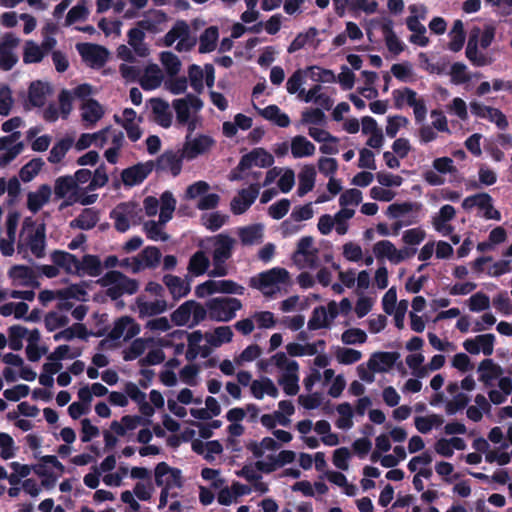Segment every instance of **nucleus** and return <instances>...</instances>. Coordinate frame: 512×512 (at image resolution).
I'll return each mask as SVG.
<instances>
[{
  "label": "nucleus",
  "mask_w": 512,
  "mask_h": 512,
  "mask_svg": "<svg viewBox=\"0 0 512 512\" xmlns=\"http://www.w3.org/2000/svg\"><path fill=\"white\" fill-rule=\"evenodd\" d=\"M31 334V330L21 326L14 325L11 326L8 330V346L15 351L22 349L23 340H29Z\"/></svg>",
  "instance_id": "nucleus-53"
},
{
  "label": "nucleus",
  "mask_w": 512,
  "mask_h": 512,
  "mask_svg": "<svg viewBox=\"0 0 512 512\" xmlns=\"http://www.w3.org/2000/svg\"><path fill=\"white\" fill-rule=\"evenodd\" d=\"M444 423V419L438 414H429L417 416L414 419L415 428L422 434L429 433L434 428H439Z\"/></svg>",
  "instance_id": "nucleus-52"
},
{
  "label": "nucleus",
  "mask_w": 512,
  "mask_h": 512,
  "mask_svg": "<svg viewBox=\"0 0 512 512\" xmlns=\"http://www.w3.org/2000/svg\"><path fill=\"white\" fill-rule=\"evenodd\" d=\"M204 247L211 248L213 253V269L209 272V275L213 277L226 276L228 270L225 261L231 256L232 240L219 235L208 239Z\"/></svg>",
  "instance_id": "nucleus-6"
},
{
  "label": "nucleus",
  "mask_w": 512,
  "mask_h": 512,
  "mask_svg": "<svg viewBox=\"0 0 512 512\" xmlns=\"http://www.w3.org/2000/svg\"><path fill=\"white\" fill-rule=\"evenodd\" d=\"M331 323L332 321L326 313L325 306H319L313 310L312 315L308 321V328L310 330H318L329 327Z\"/></svg>",
  "instance_id": "nucleus-60"
},
{
  "label": "nucleus",
  "mask_w": 512,
  "mask_h": 512,
  "mask_svg": "<svg viewBox=\"0 0 512 512\" xmlns=\"http://www.w3.org/2000/svg\"><path fill=\"white\" fill-rule=\"evenodd\" d=\"M477 372L479 381L483 383L485 387H492L495 382L498 383L500 379L506 377L503 376L502 367L490 358H486L479 363Z\"/></svg>",
  "instance_id": "nucleus-24"
},
{
  "label": "nucleus",
  "mask_w": 512,
  "mask_h": 512,
  "mask_svg": "<svg viewBox=\"0 0 512 512\" xmlns=\"http://www.w3.org/2000/svg\"><path fill=\"white\" fill-rule=\"evenodd\" d=\"M179 39L176 45L178 51H183L184 42H190V29L184 20H178L173 27L166 33L163 39V44L170 47L174 42Z\"/></svg>",
  "instance_id": "nucleus-31"
},
{
  "label": "nucleus",
  "mask_w": 512,
  "mask_h": 512,
  "mask_svg": "<svg viewBox=\"0 0 512 512\" xmlns=\"http://www.w3.org/2000/svg\"><path fill=\"white\" fill-rule=\"evenodd\" d=\"M163 282L175 300L185 297L190 292L189 282L181 277L168 274L163 277Z\"/></svg>",
  "instance_id": "nucleus-42"
},
{
  "label": "nucleus",
  "mask_w": 512,
  "mask_h": 512,
  "mask_svg": "<svg viewBox=\"0 0 512 512\" xmlns=\"http://www.w3.org/2000/svg\"><path fill=\"white\" fill-rule=\"evenodd\" d=\"M172 106L176 113L177 123L179 125H184L185 123H188L190 118V109H193L196 112L201 110L203 102L198 96L189 93L184 98L174 99Z\"/></svg>",
  "instance_id": "nucleus-17"
},
{
  "label": "nucleus",
  "mask_w": 512,
  "mask_h": 512,
  "mask_svg": "<svg viewBox=\"0 0 512 512\" xmlns=\"http://www.w3.org/2000/svg\"><path fill=\"white\" fill-rule=\"evenodd\" d=\"M373 252L376 258L387 259L389 262L396 265L412 257L415 253V250L407 247L397 249L392 242L383 240L377 242L374 245Z\"/></svg>",
  "instance_id": "nucleus-14"
},
{
  "label": "nucleus",
  "mask_w": 512,
  "mask_h": 512,
  "mask_svg": "<svg viewBox=\"0 0 512 512\" xmlns=\"http://www.w3.org/2000/svg\"><path fill=\"white\" fill-rule=\"evenodd\" d=\"M185 335H187V350L185 354L187 360L193 361L198 357L206 358L211 354L209 344L207 342L203 344L205 334L200 330H196L191 333H186L184 331L183 337Z\"/></svg>",
  "instance_id": "nucleus-19"
},
{
  "label": "nucleus",
  "mask_w": 512,
  "mask_h": 512,
  "mask_svg": "<svg viewBox=\"0 0 512 512\" xmlns=\"http://www.w3.org/2000/svg\"><path fill=\"white\" fill-rule=\"evenodd\" d=\"M51 187L48 184H42L37 191L29 192L27 195V207L32 213L38 212L51 197Z\"/></svg>",
  "instance_id": "nucleus-39"
},
{
  "label": "nucleus",
  "mask_w": 512,
  "mask_h": 512,
  "mask_svg": "<svg viewBox=\"0 0 512 512\" xmlns=\"http://www.w3.org/2000/svg\"><path fill=\"white\" fill-rule=\"evenodd\" d=\"M80 275L98 276L102 272L101 261L97 256L85 255L80 261Z\"/></svg>",
  "instance_id": "nucleus-59"
},
{
  "label": "nucleus",
  "mask_w": 512,
  "mask_h": 512,
  "mask_svg": "<svg viewBox=\"0 0 512 512\" xmlns=\"http://www.w3.org/2000/svg\"><path fill=\"white\" fill-rule=\"evenodd\" d=\"M141 421L142 419L139 416L126 415L120 421H113L111 423V430L119 436H125L130 431L135 430Z\"/></svg>",
  "instance_id": "nucleus-55"
},
{
  "label": "nucleus",
  "mask_w": 512,
  "mask_h": 512,
  "mask_svg": "<svg viewBox=\"0 0 512 512\" xmlns=\"http://www.w3.org/2000/svg\"><path fill=\"white\" fill-rule=\"evenodd\" d=\"M89 332L82 324H74L68 328H65L53 335L54 341H72L75 338L86 340L89 336Z\"/></svg>",
  "instance_id": "nucleus-48"
},
{
  "label": "nucleus",
  "mask_w": 512,
  "mask_h": 512,
  "mask_svg": "<svg viewBox=\"0 0 512 512\" xmlns=\"http://www.w3.org/2000/svg\"><path fill=\"white\" fill-rule=\"evenodd\" d=\"M316 249L313 246V239L311 237H303L294 254V261L301 268H310L316 265Z\"/></svg>",
  "instance_id": "nucleus-26"
},
{
  "label": "nucleus",
  "mask_w": 512,
  "mask_h": 512,
  "mask_svg": "<svg viewBox=\"0 0 512 512\" xmlns=\"http://www.w3.org/2000/svg\"><path fill=\"white\" fill-rule=\"evenodd\" d=\"M291 153L294 158L309 157L315 153V146L306 137L298 135L291 141Z\"/></svg>",
  "instance_id": "nucleus-49"
},
{
  "label": "nucleus",
  "mask_w": 512,
  "mask_h": 512,
  "mask_svg": "<svg viewBox=\"0 0 512 512\" xmlns=\"http://www.w3.org/2000/svg\"><path fill=\"white\" fill-rule=\"evenodd\" d=\"M82 119L91 124L96 123L103 116V109L95 99H88L82 106Z\"/></svg>",
  "instance_id": "nucleus-58"
},
{
  "label": "nucleus",
  "mask_w": 512,
  "mask_h": 512,
  "mask_svg": "<svg viewBox=\"0 0 512 512\" xmlns=\"http://www.w3.org/2000/svg\"><path fill=\"white\" fill-rule=\"evenodd\" d=\"M318 33L315 27H310L305 33H299L288 46V53L291 54L304 48L307 44L314 41Z\"/></svg>",
  "instance_id": "nucleus-62"
},
{
  "label": "nucleus",
  "mask_w": 512,
  "mask_h": 512,
  "mask_svg": "<svg viewBox=\"0 0 512 512\" xmlns=\"http://www.w3.org/2000/svg\"><path fill=\"white\" fill-rule=\"evenodd\" d=\"M291 283L290 275L284 268L275 267L251 278L250 285L265 296H273L285 290Z\"/></svg>",
  "instance_id": "nucleus-1"
},
{
  "label": "nucleus",
  "mask_w": 512,
  "mask_h": 512,
  "mask_svg": "<svg viewBox=\"0 0 512 512\" xmlns=\"http://www.w3.org/2000/svg\"><path fill=\"white\" fill-rule=\"evenodd\" d=\"M45 247L44 226H23L18 242L19 249H30L36 257H41Z\"/></svg>",
  "instance_id": "nucleus-11"
},
{
  "label": "nucleus",
  "mask_w": 512,
  "mask_h": 512,
  "mask_svg": "<svg viewBox=\"0 0 512 512\" xmlns=\"http://www.w3.org/2000/svg\"><path fill=\"white\" fill-rule=\"evenodd\" d=\"M17 226H0V250L3 255L10 256L14 252Z\"/></svg>",
  "instance_id": "nucleus-51"
},
{
  "label": "nucleus",
  "mask_w": 512,
  "mask_h": 512,
  "mask_svg": "<svg viewBox=\"0 0 512 512\" xmlns=\"http://www.w3.org/2000/svg\"><path fill=\"white\" fill-rule=\"evenodd\" d=\"M140 331V325L132 317L122 316L115 320L108 336L112 340L123 339L127 341L137 336Z\"/></svg>",
  "instance_id": "nucleus-18"
},
{
  "label": "nucleus",
  "mask_w": 512,
  "mask_h": 512,
  "mask_svg": "<svg viewBox=\"0 0 512 512\" xmlns=\"http://www.w3.org/2000/svg\"><path fill=\"white\" fill-rule=\"evenodd\" d=\"M325 477L330 483L342 488V492L347 496H355L358 492L357 486L349 483L346 476L339 471H327Z\"/></svg>",
  "instance_id": "nucleus-47"
},
{
  "label": "nucleus",
  "mask_w": 512,
  "mask_h": 512,
  "mask_svg": "<svg viewBox=\"0 0 512 512\" xmlns=\"http://www.w3.org/2000/svg\"><path fill=\"white\" fill-rule=\"evenodd\" d=\"M160 61L168 76L174 77L180 72L181 61L177 55L171 51H163L160 54Z\"/></svg>",
  "instance_id": "nucleus-63"
},
{
  "label": "nucleus",
  "mask_w": 512,
  "mask_h": 512,
  "mask_svg": "<svg viewBox=\"0 0 512 512\" xmlns=\"http://www.w3.org/2000/svg\"><path fill=\"white\" fill-rule=\"evenodd\" d=\"M323 344L322 341L305 344L290 342L285 346V353L288 357L314 356L318 353V346H322Z\"/></svg>",
  "instance_id": "nucleus-43"
},
{
  "label": "nucleus",
  "mask_w": 512,
  "mask_h": 512,
  "mask_svg": "<svg viewBox=\"0 0 512 512\" xmlns=\"http://www.w3.org/2000/svg\"><path fill=\"white\" fill-rule=\"evenodd\" d=\"M274 163V157L272 154H270L268 151H266L264 148H254L249 153L244 154L238 165L237 168L239 171H245L250 169L253 165L261 167V168H268L272 166Z\"/></svg>",
  "instance_id": "nucleus-20"
},
{
  "label": "nucleus",
  "mask_w": 512,
  "mask_h": 512,
  "mask_svg": "<svg viewBox=\"0 0 512 512\" xmlns=\"http://www.w3.org/2000/svg\"><path fill=\"white\" fill-rule=\"evenodd\" d=\"M254 458L256 459L255 467L264 473L275 471L276 456L279 445L271 437H265L260 442L252 443L249 446Z\"/></svg>",
  "instance_id": "nucleus-5"
},
{
  "label": "nucleus",
  "mask_w": 512,
  "mask_h": 512,
  "mask_svg": "<svg viewBox=\"0 0 512 512\" xmlns=\"http://www.w3.org/2000/svg\"><path fill=\"white\" fill-rule=\"evenodd\" d=\"M316 171L313 166H305L298 175L297 194L303 197L310 192L315 185Z\"/></svg>",
  "instance_id": "nucleus-50"
},
{
  "label": "nucleus",
  "mask_w": 512,
  "mask_h": 512,
  "mask_svg": "<svg viewBox=\"0 0 512 512\" xmlns=\"http://www.w3.org/2000/svg\"><path fill=\"white\" fill-rule=\"evenodd\" d=\"M153 168V161H147L146 163H138L131 167H128L121 172L122 182L125 186L128 187L139 185L153 171Z\"/></svg>",
  "instance_id": "nucleus-23"
},
{
  "label": "nucleus",
  "mask_w": 512,
  "mask_h": 512,
  "mask_svg": "<svg viewBox=\"0 0 512 512\" xmlns=\"http://www.w3.org/2000/svg\"><path fill=\"white\" fill-rule=\"evenodd\" d=\"M399 358L396 352H375L371 354L366 363L357 367L359 378L365 383H373L376 373H386L390 371Z\"/></svg>",
  "instance_id": "nucleus-2"
},
{
  "label": "nucleus",
  "mask_w": 512,
  "mask_h": 512,
  "mask_svg": "<svg viewBox=\"0 0 512 512\" xmlns=\"http://www.w3.org/2000/svg\"><path fill=\"white\" fill-rule=\"evenodd\" d=\"M143 206L146 215L149 217L156 216L159 212L158 221L150 220L143 224H166L173 217L176 208V199L172 192L167 190L161 194L160 199L154 196H147L143 201Z\"/></svg>",
  "instance_id": "nucleus-4"
},
{
  "label": "nucleus",
  "mask_w": 512,
  "mask_h": 512,
  "mask_svg": "<svg viewBox=\"0 0 512 512\" xmlns=\"http://www.w3.org/2000/svg\"><path fill=\"white\" fill-rule=\"evenodd\" d=\"M494 345L495 336L490 333L480 334L463 342L464 349L473 355L482 353L485 356H491L494 352Z\"/></svg>",
  "instance_id": "nucleus-22"
},
{
  "label": "nucleus",
  "mask_w": 512,
  "mask_h": 512,
  "mask_svg": "<svg viewBox=\"0 0 512 512\" xmlns=\"http://www.w3.org/2000/svg\"><path fill=\"white\" fill-rule=\"evenodd\" d=\"M498 390L492 389L488 392L489 400L496 405L502 404L512 392V379L505 377L498 382Z\"/></svg>",
  "instance_id": "nucleus-54"
},
{
  "label": "nucleus",
  "mask_w": 512,
  "mask_h": 512,
  "mask_svg": "<svg viewBox=\"0 0 512 512\" xmlns=\"http://www.w3.org/2000/svg\"><path fill=\"white\" fill-rule=\"evenodd\" d=\"M52 260L59 268H63L68 274L80 275V261L72 254L56 251L52 254Z\"/></svg>",
  "instance_id": "nucleus-40"
},
{
  "label": "nucleus",
  "mask_w": 512,
  "mask_h": 512,
  "mask_svg": "<svg viewBox=\"0 0 512 512\" xmlns=\"http://www.w3.org/2000/svg\"><path fill=\"white\" fill-rule=\"evenodd\" d=\"M244 287L232 280H207L195 288V294L204 298L215 293L243 295Z\"/></svg>",
  "instance_id": "nucleus-13"
},
{
  "label": "nucleus",
  "mask_w": 512,
  "mask_h": 512,
  "mask_svg": "<svg viewBox=\"0 0 512 512\" xmlns=\"http://www.w3.org/2000/svg\"><path fill=\"white\" fill-rule=\"evenodd\" d=\"M142 209L134 202H123L118 204L110 213L115 224H130L134 217L141 212Z\"/></svg>",
  "instance_id": "nucleus-33"
},
{
  "label": "nucleus",
  "mask_w": 512,
  "mask_h": 512,
  "mask_svg": "<svg viewBox=\"0 0 512 512\" xmlns=\"http://www.w3.org/2000/svg\"><path fill=\"white\" fill-rule=\"evenodd\" d=\"M7 275L14 286L26 288L39 286L37 275L31 267L25 265H14L8 270Z\"/></svg>",
  "instance_id": "nucleus-21"
},
{
  "label": "nucleus",
  "mask_w": 512,
  "mask_h": 512,
  "mask_svg": "<svg viewBox=\"0 0 512 512\" xmlns=\"http://www.w3.org/2000/svg\"><path fill=\"white\" fill-rule=\"evenodd\" d=\"M272 362L280 373L279 377H287L299 373L298 362L288 357L285 352H276L273 354Z\"/></svg>",
  "instance_id": "nucleus-37"
},
{
  "label": "nucleus",
  "mask_w": 512,
  "mask_h": 512,
  "mask_svg": "<svg viewBox=\"0 0 512 512\" xmlns=\"http://www.w3.org/2000/svg\"><path fill=\"white\" fill-rule=\"evenodd\" d=\"M207 317L205 307L189 300L181 304L172 314L171 321L177 326L194 327Z\"/></svg>",
  "instance_id": "nucleus-9"
},
{
  "label": "nucleus",
  "mask_w": 512,
  "mask_h": 512,
  "mask_svg": "<svg viewBox=\"0 0 512 512\" xmlns=\"http://www.w3.org/2000/svg\"><path fill=\"white\" fill-rule=\"evenodd\" d=\"M155 482L162 490L171 491L182 486L181 471L161 462L155 468Z\"/></svg>",
  "instance_id": "nucleus-15"
},
{
  "label": "nucleus",
  "mask_w": 512,
  "mask_h": 512,
  "mask_svg": "<svg viewBox=\"0 0 512 512\" xmlns=\"http://www.w3.org/2000/svg\"><path fill=\"white\" fill-rule=\"evenodd\" d=\"M168 309L167 301L162 298L149 299L146 295H140L136 298L132 310L140 318L153 317L161 315Z\"/></svg>",
  "instance_id": "nucleus-16"
},
{
  "label": "nucleus",
  "mask_w": 512,
  "mask_h": 512,
  "mask_svg": "<svg viewBox=\"0 0 512 512\" xmlns=\"http://www.w3.org/2000/svg\"><path fill=\"white\" fill-rule=\"evenodd\" d=\"M163 80L160 69L157 65L152 64L147 67L144 75L139 79L142 89L151 91L158 88Z\"/></svg>",
  "instance_id": "nucleus-44"
},
{
  "label": "nucleus",
  "mask_w": 512,
  "mask_h": 512,
  "mask_svg": "<svg viewBox=\"0 0 512 512\" xmlns=\"http://www.w3.org/2000/svg\"><path fill=\"white\" fill-rule=\"evenodd\" d=\"M219 38V30L217 26H209L206 28L199 38V53H210L216 49Z\"/></svg>",
  "instance_id": "nucleus-46"
},
{
  "label": "nucleus",
  "mask_w": 512,
  "mask_h": 512,
  "mask_svg": "<svg viewBox=\"0 0 512 512\" xmlns=\"http://www.w3.org/2000/svg\"><path fill=\"white\" fill-rule=\"evenodd\" d=\"M250 391L256 399H263L266 395L277 398L279 395L275 383L267 377H263L251 382Z\"/></svg>",
  "instance_id": "nucleus-38"
},
{
  "label": "nucleus",
  "mask_w": 512,
  "mask_h": 512,
  "mask_svg": "<svg viewBox=\"0 0 512 512\" xmlns=\"http://www.w3.org/2000/svg\"><path fill=\"white\" fill-rule=\"evenodd\" d=\"M183 330H172L163 337H142L132 341L128 348L123 351L125 361H133L144 354L149 346L171 347L176 340H182Z\"/></svg>",
  "instance_id": "nucleus-3"
},
{
  "label": "nucleus",
  "mask_w": 512,
  "mask_h": 512,
  "mask_svg": "<svg viewBox=\"0 0 512 512\" xmlns=\"http://www.w3.org/2000/svg\"><path fill=\"white\" fill-rule=\"evenodd\" d=\"M277 319L270 311H255L249 317L235 323V329L242 335L251 334L255 328L272 329L276 326Z\"/></svg>",
  "instance_id": "nucleus-10"
},
{
  "label": "nucleus",
  "mask_w": 512,
  "mask_h": 512,
  "mask_svg": "<svg viewBox=\"0 0 512 512\" xmlns=\"http://www.w3.org/2000/svg\"><path fill=\"white\" fill-rule=\"evenodd\" d=\"M102 281L107 286V294L113 299L118 298L124 293L133 294L138 290V283L129 279L118 271H110Z\"/></svg>",
  "instance_id": "nucleus-12"
},
{
  "label": "nucleus",
  "mask_w": 512,
  "mask_h": 512,
  "mask_svg": "<svg viewBox=\"0 0 512 512\" xmlns=\"http://www.w3.org/2000/svg\"><path fill=\"white\" fill-rule=\"evenodd\" d=\"M233 338V331L229 326H219L213 331L205 333V342L210 346L211 351L224 344L230 343Z\"/></svg>",
  "instance_id": "nucleus-41"
},
{
  "label": "nucleus",
  "mask_w": 512,
  "mask_h": 512,
  "mask_svg": "<svg viewBox=\"0 0 512 512\" xmlns=\"http://www.w3.org/2000/svg\"><path fill=\"white\" fill-rule=\"evenodd\" d=\"M242 308V303L236 298L220 297L209 300L206 304V312L211 320L228 322L236 316V312Z\"/></svg>",
  "instance_id": "nucleus-8"
},
{
  "label": "nucleus",
  "mask_w": 512,
  "mask_h": 512,
  "mask_svg": "<svg viewBox=\"0 0 512 512\" xmlns=\"http://www.w3.org/2000/svg\"><path fill=\"white\" fill-rule=\"evenodd\" d=\"M213 144L214 140L210 136L199 135L191 139L190 135H187L182 152L187 160H192L208 151Z\"/></svg>",
  "instance_id": "nucleus-28"
},
{
  "label": "nucleus",
  "mask_w": 512,
  "mask_h": 512,
  "mask_svg": "<svg viewBox=\"0 0 512 512\" xmlns=\"http://www.w3.org/2000/svg\"><path fill=\"white\" fill-rule=\"evenodd\" d=\"M144 327L148 332L152 334L151 337H161L160 335L162 333L168 334L171 332L170 330L172 328V324L171 320H169L167 317L160 316L149 319L145 323Z\"/></svg>",
  "instance_id": "nucleus-56"
},
{
  "label": "nucleus",
  "mask_w": 512,
  "mask_h": 512,
  "mask_svg": "<svg viewBox=\"0 0 512 512\" xmlns=\"http://www.w3.org/2000/svg\"><path fill=\"white\" fill-rule=\"evenodd\" d=\"M74 140L71 137H65L54 144L50 150L48 161L52 164H57L62 161L67 152L73 146Z\"/></svg>",
  "instance_id": "nucleus-57"
},
{
  "label": "nucleus",
  "mask_w": 512,
  "mask_h": 512,
  "mask_svg": "<svg viewBox=\"0 0 512 512\" xmlns=\"http://www.w3.org/2000/svg\"><path fill=\"white\" fill-rule=\"evenodd\" d=\"M77 50L83 60L92 66L102 67L107 62L108 50L101 45L81 43L77 44Z\"/></svg>",
  "instance_id": "nucleus-25"
},
{
  "label": "nucleus",
  "mask_w": 512,
  "mask_h": 512,
  "mask_svg": "<svg viewBox=\"0 0 512 512\" xmlns=\"http://www.w3.org/2000/svg\"><path fill=\"white\" fill-rule=\"evenodd\" d=\"M154 115V121L163 128H169L172 124V113L167 101L159 97H153L148 100Z\"/></svg>",
  "instance_id": "nucleus-32"
},
{
  "label": "nucleus",
  "mask_w": 512,
  "mask_h": 512,
  "mask_svg": "<svg viewBox=\"0 0 512 512\" xmlns=\"http://www.w3.org/2000/svg\"><path fill=\"white\" fill-rule=\"evenodd\" d=\"M209 267V259L202 251L196 252L189 261L188 271L193 276L203 275Z\"/></svg>",
  "instance_id": "nucleus-64"
},
{
  "label": "nucleus",
  "mask_w": 512,
  "mask_h": 512,
  "mask_svg": "<svg viewBox=\"0 0 512 512\" xmlns=\"http://www.w3.org/2000/svg\"><path fill=\"white\" fill-rule=\"evenodd\" d=\"M338 419L336 420L337 428L341 430H349L353 426V410L349 403H341L336 408Z\"/></svg>",
  "instance_id": "nucleus-61"
},
{
  "label": "nucleus",
  "mask_w": 512,
  "mask_h": 512,
  "mask_svg": "<svg viewBox=\"0 0 512 512\" xmlns=\"http://www.w3.org/2000/svg\"><path fill=\"white\" fill-rule=\"evenodd\" d=\"M481 29L474 26L469 33L468 43L466 47V57L476 67H482L491 64V59H488L484 54L478 52V41Z\"/></svg>",
  "instance_id": "nucleus-29"
},
{
  "label": "nucleus",
  "mask_w": 512,
  "mask_h": 512,
  "mask_svg": "<svg viewBox=\"0 0 512 512\" xmlns=\"http://www.w3.org/2000/svg\"><path fill=\"white\" fill-rule=\"evenodd\" d=\"M51 93V87L48 83L36 80L30 83L28 88V101L33 107H42L46 102V97Z\"/></svg>",
  "instance_id": "nucleus-35"
},
{
  "label": "nucleus",
  "mask_w": 512,
  "mask_h": 512,
  "mask_svg": "<svg viewBox=\"0 0 512 512\" xmlns=\"http://www.w3.org/2000/svg\"><path fill=\"white\" fill-rule=\"evenodd\" d=\"M124 391L127 395V398H130L138 405L139 411L144 416L150 417L154 414V409L147 401L146 394L141 391L135 383L128 382L125 385Z\"/></svg>",
  "instance_id": "nucleus-34"
},
{
  "label": "nucleus",
  "mask_w": 512,
  "mask_h": 512,
  "mask_svg": "<svg viewBox=\"0 0 512 512\" xmlns=\"http://www.w3.org/2000/svg\"><path fill=\"white\" fill-rule=\"evenodd\" d=\"M160 252L155 247H148L138 254L134 259L132 270L138 272L146 268L155 267L160 261Z\"/></svg>",
  "instance_id": "nucleus-36"
},
{
  "label": "nucleus",
  "mask_w": 512,
  "mask_h": 512,
  "mask_svg": "<svg viewBox=\"0 0 512 512\" xmlns=\"http://www.w3.org/2000/svg\"><path fill=\"white\" fill-rule=\"evenodd\" d=\"M259 194V186L251 184L248 188L241 189L231 200V211L236 214H242L249 209Z\"/></svg>",
  "instance_id": "nucleus-27"
},
{
  "label": "nucleus",
  "mask_w": 512,
  "mask_h": 512,
  "mask_svg": "<svg viewBox=\"0 0 512 512\" xmlns=\"http://www.w3.org/2000/svg\"><path fill=\"white\" fill-rule=\"evenodd\" d=\"M184 158L185 156L183 152L178 154L172 150H168L157 158L154 166H156L157 171H170L171 174L176 177L182 170Z\"/></svg>",
  "instance_id": "nucleus-30"
},
{
  "label": "nucleus",
  "mask_w": 512,
  "mask_h": 512,
  "mask_svg": "<svg viewBox=\"0 0 512 512\" xmlns=\"http://www.w3.org/2000/svg\"><path fill=\"white\" fill-rule=\"evenodd\" d=\"M128 43L133 48L134 52L140 57L149 55V48L144 43L145 33L137 25L131 28L128 33Z\"/></svg>",
  "instance_id": "nucleus-45"
},
{
  "label": "nucleus",
  "mask_w": 512,
  "mask_h": 512,
  "mask_svg": "<svg viewBox=\"0 0 512 512\" xmlns=\"http://www.w3.org/2000/svg\"><path fill=\"white\" fill-rule=\"evenodd\" d=\"M424 362L425 356L422 352L411 353L405 358V363L411 374L417 378H426L431 373L440 370L445 365L446 358L442 354H435L428 363Z\"/></svg>",
  "instance_id": "nucleus-7"
}]
</instances>
